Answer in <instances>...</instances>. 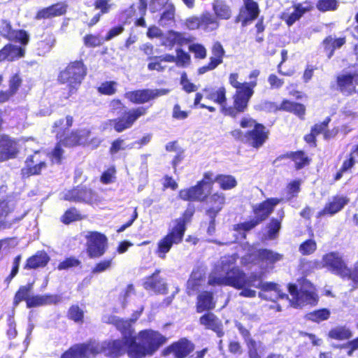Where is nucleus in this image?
<instances>
[{
  "instance_id": "1",
  "label": "nucleus",
  "mask_w": 358,
  "mask_h": 358,
  "mask_svg": "<svg viewBox=\"0 0 358 358\" xmlns=\"http://www.w3.org/2000/svg\"><path fill=\"white\" fill-rule=\"evenodd\" d=\"M195 212L194 206L188 204L180 217L173 220V227L157 242L155 252L159 258L164 259L173 245H178L182 242L187 225L192 222Z\"/></svg>"
},
{
  "instance_id": "2",
  "label": "nucleus",
  "mask_w": 358,
  "mask_h": 358,
  "mask_svg": "<svg viewBox=\"0 0 358 358\" xmlns=\"http://www.w3.org/2000/svg\"><path fill=\"white\" fill-rule=\"evenodd\" d=\"M87 74V67L83 59L69 62L57 76V82L66 85L61 99L67 100L76 94Z\"/></svg>"
},
{
  "instance_id": "3",
  "label": "nucleus",
  "mask_w": 358,
  "mask_h": 358,
  "mask_svg": "<svg viewBox=\"0 0 358 358\" xmlns=\"http://www.w3.org/2000/svg\"><path fill=\"white\" fill-rule=\"evenodd\" d=\"M110 111L117 117L110 120L115 131L121 133L131 128L141 117L148 113V107L138 106L129 108L120 99H113L110 102Z\"/></svg>"
},
{
  "instance_id": "4",
  "label": "nucleus",
  "mask_w": 358,
  "mask_h": 358,
  "mask_svg": "<svg viewBox=\"0 0 358 358\" xmlns=\"http://www.w3.org/2000/svg\"><path fill=\"white\" fill-rule=\"evenodd\" d=\"M138 343L135 344L133 352L136 358L154 355L168 341V338L152 329L141 330L138 334Z\"/></svg>"
},
{
  "instance_id": "5",
  "label": "nucleus",
  "mask_w": 358,
  "mask_h": 358,
  "mask_svg": "<svg viewBox=\"0 0 358 358\" xmlns=\"http://www.w3.org/2000/svg\"><path fill=\"white\" fill-rule=\"evenodd\" d=\"M73 117L67 115L65 119L56 120L52 125V133L55 134L57 142L66 148L76 147L82 143V136L78 130L69 131L73 126Z\"/></svg>"
},
{
  "instance_id": "6",
  "label": "nucleus",
  "mask_w": 358,
  "mask_h": 358,
  "mask_svg": "<svg viewBox=\"0 0 358 358\" xmlns=\"http://www.w3.org/2000/svg\"><path fill=\"white\" fill-rule=\"evenodd\" d=\"M227 286L241 290L239 295L243 297L254 298L257 295L255 290L251 289L253 272L250 275L238 266H233L226 271Z\"/></svg>"
},
{
  "instance_id": "7",
  "label": "nucleus",
  "mask_w": 358,
  "mask_h": 358,
  "mask_svg": "<svg viewBox=\"0 0 358 358\" xmlns=\"http://www.w3.org/2000/svg\"><path fill=\"white\" fill-rule=\"evenodd\" d=\"M194 350L195 344L187 338L182 337L164 348L161 355L163 357L171 355L173 358H204L208 352V348L194 352Z\"/></svg>"
},
{
  "instance_id": "8",
  "label": "nucleus",
  "mask_w": 358,
  "mask_h": 358,
  "mask_svg": "<svg viewBox=\"0 0 358 358\" xmlns=\"http://www.w3.org/2000/svg\"><path fill=\"white\" fill-rule=\"evenodd\" d=\"M239 75L238 73H231L229 76V83L236 89L232 96V99L236 103V108H242L245 112L251 97L254 94V89L257 86L256 80L241 83L238 81Z\"/></svg>"
},
{
  "instance_id": "9",
  "label": "nucleus",
  "mask_w": 358,
  "mask_h": 358,
  "mask_svg": "<svg viewBox=\"0 0 358 358\" xmlns=\"http://www.w3.org/2000/svg\"><path fill=\"white\" fill-rule=\"evenodd\" d=\"M203 95L206 99L218 104L220 106V112L225 116L235 118L238 115L245 113L242 108H236L234 101L232 106H227V90L223 85L215 88L205 87L203 90Z\"/></svg>"
},
{
  "instance_id": "10",
  "label": "nucleus",
  "mask_w": 358,
  "mask_h": 358,
  "mask_svg": "<svg viewBox=\"0 0 358 358\" xmlns=\"http://www.w3.org/2000/svg\"><path fill=\"white\" fill-rule=\"evenodd\" d=\"M64 199L70 202L94 205L101 203L103 198L93 189L80 184L69 189L64 194Z\"/></svg>"
},
{
  "instance_id": "11",
  "label": "nucleus",
  "mask_w": 358,
  "mask_h": 358,
  "mask_svg": "<svg viewBox=\"0 0 358 358\" xmlns=\"http://www.w3.org/2000/svg\"><path fill=\"white\" fill-rule=\"evenodd\" d=\"M85 252L90 259L100 258L107 251L108 239L104 234L97 231H90L85 236Z\"/></svg>"
},
{
  "instance_id": "12",
  "label": "nucleus",
  "mask_w": 358,
  "mask_h": 358,
  "mask_svg": "<svg viewBox=\"0 0 358 358\" xmlns=\"http://www.w3.org/2000/svg\"><path fill=\"white\" fill-rule=\"evenodd\" d=\"M14 206L8 199H0V229H10L25 217L26 213L14 214Z\"/></svg>"
},
{
  "instance_id": "13",
  "label": "nucleus",
  "mask_w": 358,
  "mask_h": 358,
  "mask_svg": "<svg viewBox=\"0 0 358 358\" xmlns=\"http://www.w3.org/2000/svg\"><path fill=\"white\" fill-rule=\"evenodd\" d=\"M322 268H326L330 273L341 278L346 273L348 265L338 252H329L322 256Z\"/></svg>"
},
{
  "instance_id": "14",
  "label": "nucleus",
  "mask_w": 358,
  "mask_h": 358,
  "mask_svg": "<svg viewBox=\"0 0 358 358\" xmlns=\"http://www.w3.org/2000/svg\"><path fill=\"white\" fill-rule=\"evenodd\" d=\"M41 157L40 151H35L26 158L24 166L20 171L22 178L26 179L41 173L42 170L47 167L45 160Z\"/></svg>"
},
{
  "instance_id": "15",
  "label": "nucleus",
  "mask_w": 358,
  "mask_h": 358,
  "mask_svg": "<svg viewBox=\"0 0 358 358\" xmlns=\"http://www.w3.org/2000/svg\"><path fill=\"white\" fill-rule=\"evenodd\" d=\"M266 104L267 108L271 112L285 111L294 114L301 120L305 119L306 108L303 103L284 99L280 104L272 101Z\"/></svg>"
},
{
  "instance_id": "16",
  "label": "nucleus",
  "mask_w": 358,
  "mask_h": 358,
  "mask_svg": "<svg viewBox=\"0 0 358 358\" xmlns=\"http://www.w3.org/2000/svg\"><path fill=\"white\" fill-rule=\"evenodd\" d=\"M169 92L166 89H142L127 92L124 96L132 103L143 104Z\"/></svg>"
},
{
  "instance_id": "17",
  "label": "nucleus",
  "mask_w": 358,
  "mask_h": 358,
  "mask_svg": "<svg viewBox=\"0 0 358 358\" xmlns=\"http://www.w3.org/2000/svg\"><path fill=\"white\" fill-rule=\"evenodd\" d=\"M90 341L91 345L96 349L94 357L103 353L107 357L117 358L124 352V343L120 339L106 341L101 343L93 340H90Z\"/></svg>"
},
{
  "instance_id": "18",
  "label": "nucleus",
  "mask_w": 358,
  "mask_h": 358,
  "mask_svg": "<svg viewBox=\"0 0 358 358\" xmlns=\"http://www.w3.org/2000/svg\"><path fill=\"white\" fill-rule=\"evenodd\" d=\"M288 291L292 296L291 303L295 308L306 304H315L317 301V294L309 289H299L295 284L288 285Z\"/></svg>"
},
{
  "instance_id": "19",
  "label": "nucleus",
  "mask_w": 358,
  "mask_h": 358,
  "mask_svg": "<svg viewBox=\"0 0 358 358\" xmlns=\"http://www.w3.org/2000/svg\"><path fill=\"white\" fill-rule=\"evenodd\" d=\"M0 32L1 36L10 41L20 43L22 45H27L29 42V36L24 29H13L11 22L7 19L1 20Z\"/></svg>"
},
{
  "instance_id": "20",
  "label": "nucleus",
  "mask_w": 358,
  "mask_h": 358,
  "mask_svg": "<svg viewBox=\"0 0 358 358\" xmlns=\"http://www.w3.org/2000/svg\"><path fill=\"white\" fill-rule=\"evenodd\" d=\"M96 352V349L89 340L71 345L61 354L60 358H94Z\"/></svg>"
},
{
  "instance_id": "21",
  "label": "nucleus",
  "mask_w": 358,
  "mask_h": 358,
  "mask_svg": "<svg viewBox=\"0 0 358 358\" xmlns=\"http://www.w3.org/2000/svg\"><path fill=\"white\" fill-rule=\"evenodd\" d=\"M268 136L269 131L263 124H255L254 128L246 131L245 144L252 148L259 149L268 139Z\"/></svg>"
},
{
  "instance_id": "22",
  "label": "nucleus",
  "mask_w": 358,
  "mask_h": 358,
  "mask_svg": "<svg viewBox=\"0 0 358 358\" xmlns=\"http://www.w3.org/2000/svg\"><path fill=\"white\" fill-rule=\"evenodd\" d=\"M282 200L277 197H270L252 206V212L255 215L254 217L261 224L270 216L275 207L281 203Z\"/></svg>"
},
{
  "instance_id": "23",
  "label": "nucleus",
  "mask_w": 358,
  "mask_h": 358,
  "mask_svg": "<svg viewBox=\"0 0 358 358\" xmlns=\"http://www.w3.org/2000/svg\"><path fill=\"white\" fill-rule=\"evenodd\" d=\"M243 2L239 13L236 17V22H241L242 26H246L257 18L260 9L255 0H243Z\"/></svg>"
},
{
  "instance_id": "24",
  "label": "nucleus",
  "mask_w": 358,
  "mask_h": 358,
  "mask_svg": "<svg viewBox=\"0 0 358 358\" xmlns=\"http://www.w3.org/2000/svg\"><path fill=\"white\" fill-rule=\"evenodd\" d=\"M211 54L209 62L197 69L199 75H202L208 71L215 69L222 64L225 55V50L220 42H215L211 47Z\"/></svg>"
},
{
  "instance_id": "25",
  "label": "nucleus",
  "mask_w": 358,
  "mask_h": 358,
  "mask_svg": "<svg viewBox=\"0 0 358 358\" xmlns=\"http://www.w3.org/2000/svg\"><path fill=\"white\" fill-rule=\"evenodd\" d=\"M254 255V259L250 261L253 264L262 263L266 266L273 267L274 264L283 259V255L274 252L267 248H259L256 250L253 253L248 254L250 257Z\"/></svg>"
},
{
  "instance_id": "26",
  "label": "nucleus",
  "mask_w": 358,
  "mask_h": 358,
  "mask_svg": "<svg viewBox=\"0 0 358 358\" xmlns=\"http://www.w3.org/2000/svg\"><path fill=\"white\" fill-rule=\"evenodd\" d=\"M161 269L157 268L155 271L145 277L143 286L146 290H152L157 294H166L169 291L168 285L164 279L159 276Z\"/></svg>"
},
{
  "instance_id": "27",
  "label": "nucleus",
  "mask_w": 358,
  "mask_h": 358,
  "mask_svg": "<svg viewBox=\"0 0 358 358\" xmlns=\"http://www.w3.org/2000/svg\"><path fill=\"white\" fill-rule=\"evenodd\" d=\"M349 201L350 199L346 196L335 195L325 203L322 210L317 212L316 217L320 218L325 215L333 216L341 211Z\"/></svg>"
},
{
  "instance_id": "28",
  "label": "nucleus",
  "mask_w": 358,
  "mask_h": 358,
  "mask_svg": "<svg viewBox=\"0 0 358 358\" xmlns=\"http://www.w3.org/2000/svg\"><path fill=\"white\" fill-rule=\"evenodd\" d=\"M18 152L16 140L6 134L0 136V163L15 158Z\"/></svg>"
},
{
  "instance_id": "29",
  "label": "nucleus",
  "mask_w": 358,
  "mask_h": 358,
  "mask_svg": "<svg viewBox=\"0 0 358 358\" xmlns=\"http://www.w3.org/2000/svg\"><path fill=\"white\" fill-rule=\"evenodd\" d=\"M357 85V74L348 73L336 77L337 89L345 96H350L355 93Z\"/></svg>"
},
{
  "instance_id": "30",
  "label": "nucleus",
  "mask_w": 358,
  "mask_h": 358,
  "mask_svg": "<svg viewBox=\"0 0 358 358\" xmlns=\"http://www.w3.org/2000/svg\"><path fill=\"white\" fill-rule=\"evenodd\" d=\"M178 197L185 201L205 202L208 195L205 193L204 189L197 182L189 187L182 189L178 192Z\"/></svg>"
},
{
  "instance_id": "31",
  "label": "nucleus",
  "mask_w": 358,
  "mask_h": 358,
  "mask_svg": "<svg viewBox=\"0 0 358 358\" xmlns=\"http://www.w3.org/2000/svg\"><path fill=\"white\" fill-rule=\"evenodd\" d=\"M356 164H358V143L351 149L345 156L338 171L334 175V181L340 180L344 174L351 173Z\"/></svg>"
},
{
  "instance_id": "32",
  "label": "nucleus",
  "mask_w": 358,
  "mask_h": 358,
  "mask_svg": "<svg viewBox=\"0 0 358 358\" xmlns=\"http://www.w3.org/2000/svg\"><path fill=\"white\" fill-rule=\"evenodd\" d=\"M67 8L68 6L65 2H57L48 7L39 9L36 12L34 18L35 20H41L64 15L67 12Z\"/></svg>"
},
{
  "instance_id": "33",
  "label": "nucleus",
  "mask_w": 358,
  "mask_h": 358,
  "mask_svg": "<svg viewBox=\"0 0 358 358\" xmlns=\"http://www.w3.org/2000/svg\"><path fill=\"white\" fill-rule=\"evenodd\" d=\"M195 307L198 313L213 310L216 307L213 292L209 290L199 292L196 296Z\"/></svg>"
},
{
  "instance_id": "34",
  "label": "nucleus",
  "mask_w": 358,
  "mask_h": 358,
  "mask_svg": "<svg viewBox=\"0 0 358 358\" xmlns=\"http://www.w3.org/2000/svg\"><path fill=\"white\" fill-rule=\"evenodd\" d=\"M199 322L203 326L205 329H210L216 333L218 337L224 336L223 326L222 322L211 311H205L199 317Z\"/></svg>"
},
{
  "instance_id": "35",
  "label": "nucleus",
  "mask_w": 358,
  "mask_h": 358,
  "mask_svg": "<svg viewBox=\"0 0 358 358\" xmlns=\"http://www.w3.org/2000/svg\"><path fill=\"white\" fill-rule=\"evenodd\" d=\"M346 43V36L336 37L328 35L322 41L320 47L327 57L331 59L337 49L341 48Z\"/></svg>"
},
{
  "instance_id": "36",
  "label": "nucleus",
  "mask_w": 358,
  "mask_h": 358,
  "mask_svg": "<svg viewBox=\"0 0 358 358\" xmlns=\"http://www.w3.org/2000/svg\"><path fill=\"white\" fill-rule=\"evenodd\" d=\"M50 260V257L45 250H38L29 257L23 266L24 270H36L45 267Z\"/></svg>"
},
{
  "instance_id": "37",
  "label": "nucleus",
  "mask_w": 358,
  "mask_h": 358,
  "mask_svg": "<svg viewBox=\"0 0 358 358\" xmlns=\"http://www.w3.org/2000/svg\"><path fill=\"white\" fill-rule=\"evenodd\" d=\"M25 49L12 43L6 44L0 49V62H14L24 56Z\"/></svg>"
},
{
  "instance_id": "38",
  "label": "nucleus",
  "mask_w": 358,
  "mask_h": 358,
  "mask_svg": "<svg viewBox=\"0 0 358 358\" xmlns=\"http://www.w3.org/2000/svg\"><path fill=\"white\" fill-rule=\"evenodd\" d=\"M62 301V296L56 294H45L31 296L27 302V308H36L48 305H56Z\"/></svg>"
},
{
  "instance_id": "39",
  "label": "nucleus",
  "mask_w": 358,
  "mask_h": 358,
  "mask_svg": "<svg viewBox=\"0 0 358 358\" xmlns=\"http://www.w3.org/2000/svg\"><path fill=\"white\" fill-rule=\"evenodd\" d=\"M289 159L294 162L296 171L308 167L312 162V159L302 150L289 151Z\"/></svg>"
},
{
  "instance_id": "40",
  "label": "nucleus",
  "mask_w": 358,
  "mask_h": 358,
  "mask_svg": "<svg viewBox=\"0 0 358 358\" xmlns=\"http://www.w3.org/2000/svg\"><path fill=\"white\" fill-rule=\"evenodd\" d=\"M284 217V211L281 210V213L278 217H272L266 224V239L274 240L278 238L279 232L282 227V222Z\"/></svg>"
},
{
  "instance_id": "41",
  "label": "nucleus",
  "mask_w": 358,
  "mask_h": 358,
  "mask_svg": "<svg viewBox=\"0 0 358 358\" xmlns=\"http://www.w3.org/2000/svg\"><path fill=\"white\" fill-rule=\"evenodd\" d=\"M212 8L219 20H229L232 16L231 8L225 0H213Z\"/></svg>"
},
{
  "instance_id": "42",
  "label": "nucleus",
  "mask_w": 358,
  "mask_h": 358,
  "mask_svg": "<svg viewBox=\"0 0 358 358\" xmlns=\"http://www.w3.org/2000/svg\"><path fill=\"white\" fill-rule=\"evenodd\" d=\"M205 280V273L200 268L194 269L190 274L189 278L187 282V288L189 294L191 292L199 291L202 285V282Z\"/></svg>"
},
{
  "instance_id": "43",
  "label": "nucleus",
  "mask_w": 358,
  "mask_h": 358,
  "mask_svg": "<svg viewBox=\"0 0 358 358\" xmlns=\"http://www.w3.org/2000/svg\"><path fill=\"white\" fill-rule=\"evenodd\" d=\"M176 7L174 4L171 1L165 2L164 5L163 11L161 13L159 24V25L164 27L166 25H171L175 23L176 19Z\"/></svg>"
},
{
  "instance_id": "44",
  "label": "nucleus",
  "mask_w": 358,
  "mask_h": 358,
  "mask_svg": "<svg viewBox=\"0 0 358 358\" xmlns=\"http://www.w3.org/2000/svg\"><path fill=\"white\" fill-rule=\"evenodd\" d=\"M33 287V282H28L25 285H21L19 287L13 297V307H17L22 301H25L26 305L27 306V302H29L31 297L30 294L32 292Z\"/></svg>"
},
{
  "instance_id": "45",
  "label": "nucleus",
  "mask_w": 358,
  "mask_h": 358,
  "mask_svg": "<svg viewBox=\"0 0 358 358\" xmlns=\"http://www.w3.org/2000/svg\"><path fill=\"white\" fill-rule=\"evenodd\" d=\"M192 41V37H185L184 33L171 30L168 32L166 38L167 43H165V45H167V46L170 48L173 47L175 45L182 46L191 43Z\"/></svg>"
},
{
  "instance_id": "46",
  "label": "nucleus",
  "mask_w": 358,
  "mask_h": 358,
  "mask_svg": "<svg viewBox=\"0 0 358 358\" xmlns=\"http://www.w3.org/2000/svg\"><path fill=\"white\" fill-rule=\"evenodd\" d=\"M262 273L253 272V278L251 287L259 289L263 292L276 291L278 285L273 282H264Z\"/></svg>"
},
{
  "instance_id": "47",
  "label": "nucleus",
  "mask_w": 358,
  "mask_h": 358,
  "mask_svg": "<svg viewBox=\"0 0 358 358\" xmlns=\"http://www.w3.org/2000/svg\"><path fill=\"white\" fill-rule=\"evenodd\" d=\"M86 217L75 206H71L66 209L63 215L60 217V221L66 225H69L73 222L81 221Z\"/></svg>"
},
{
  "instance_id": "48",
  "label": "nucleus",
  "mask_w": 358,
  "mask_h": 358,
  "mask_svg": "<svg viewBox=\"0 0 358 358\" xmlns=\"http://www.w3.org/2000/svg\"><path fill=\"white\" fill-rule=\"evenodd\" d=\"M329 338L336 341L349 340L352 336V331L345 325L331 329L327 334Z\"/></svg>"
},
{
  "instance_id": "49",
  "label": "nucleus",
  "mask_w": 358,
  "mask_h": 358,
  "mask_svg": "<svg viewBox=\"0 0 358 358\" xmlns=\"http://www.w3.org/2000/svg\"><path fill=\"white\" fill-rule=\"evenodd\" d=\"M220 26L217 18L209 12H204L201 15V29L206 31H212Z\"/></svg>"
},
{
  "instance_id": "50",
  "label": "nucleus",
  "mask_w": 358,
  "mask_h": 358,
  "mask_svg": "<svg viewBox=\"0 0 358 358\" xmlns=\"http://www.w3.org/2000/svg\"><path fill=\"white\" fill-rule=\"evenodd\" d=\"M331 315L330 310L327 308L315 310L306 314V320L315 323H320L327 320Z\"/></svg>"
},
{
  "instance_id": "51",
  "label": "nucleus",
  "mask_w": 358,
  "mask_h": 358,
  "mask_svg": "<svg viewBox=\"0 0 358 358\" xmlns=\"http://www.w3.org/2000/svg\"><path fill=\"white\" fill-rule=\"evenodd\" d=\"M216 180L219 187L222 190L232 189L238 185L236 178L229 174H217Z\"/></svg>"
},
{
  "instance_id": "52",
  "label": "nucleus",
  "mask_w": 358,
  "mask_h": 358,
  "mask_svg": "<svg viewBox=\"0 0 358 358\" xmlns=\"http://www.w3.org/2000/svg\"><path fill=\"white\" fill-rule=\"evenodd\" d=\"M294 8L293 12L288 14L285 18V21L288 26L292 25L296 21L299 20L305 13L310 11L312 7H303L301 4L299 3L294 6Z\"/></svg>"
},
{
  "instance_id": "53",
  "label": "nucleus",
  "mask_w": 358,
  "mask_h": 358,
  "mask_svg": "<svg viewBox=\"0 0 358 358\" xmlns=\"http://www.w3.org/2000/svg\"><path fill=\"white\" fill-rule=\"evenodd\" d=\"M55 43V38L52 34L45 36L37 43V50L39 55H44L49 52Z\"/></svg>"
},
{
  "instance_id": "54",
  "label": "nucleus",
  "mask_w": 358,
  "mask_h": 358,
  "mask_svg": "<svg viewBox=\"0 0 358 358\" xmlns=\"http://www.w3.org/2000/svg\"><path fill=\"white\" fill-rule=\"evenodd\" d=\"M67 317L75 323L83 324L84 322L85 313L78 304H73L70 306L67 311Z\"/></svg>"
},
{
  "instance_id": "55",
  "label": "nucleus",
  "mask_w": 358,
  "mask_h": 358,
  "mask_svg": "<svg viewBox=\"0 0 358 358\" xmlns=\"http://www.w3.org/2000/svg\"><path fill=\"white\" fill-rule=\"evenodd\" d=\"M259 224V222L253 217L250 220L234 224V230L239 234H245L255 229Z\"/></svg>"
},
{
  "instance_id": "56",
  "label": "nucleus",
  "mask_w": 358,
  "mask_h": 358,
  "mask_svg": "<svg viewBox=\"0 0 358 358\" xmlns=\"http://www.w3.org/2000/svg\"><path fill=\"white\" fill-rule=\"evenodd\" d=\"M83 41L87 48H96L102 45L104 40L97 34H87L83 38Z\"/></svg>"
},
{
  "instance_id": "57",
  "label": "nucleus",
  "mask_w": 358,
  "mask_h": 358,
  "mask_svg": "<svg viewBox=\"0 0 358 358\" xmlns=\"http://www.w3.org/2000/svg\"><path fill=\"white\" fill-rule=\"evenodd\" d=\"M113 264V258L102 259L94 264L91 273L93 274L101 273L110 270Z\"/></svg>"
},
{
  "instance_id": "58",
  "label": "nucleus",
  "mask_w": 358,
  "mask_h": 358,
  "mask_svg": "<svg viewBox=\"0 0 358 358\" xmlns=\"http://www.w3.org/2000/svg\"><path fill=\"white\" fill-rule=\"evenodd\" d=\"M62 145L58 142L56 143L54 148L48 154L52 164H61L62 162V158L64 155V150Z\"/></svg>"
},
{
  "instance_id": "59",
  "label": "nucleus",
  "mask_w": 358,
  "mask_h": 358,
  "mask_svg": "<svg viewBox=\"0 0 358 358\" xmlns=\"http://www.w3.org/2000/svg\"><path fill=\"white\" fill-rule=\"evenodd\" d=\"M338 6L337 0H318L316 3V8L323 13L336 10Z\"/></svg>"
},
{
  "instance_id": "60",
  "label": "nucleus",
  "mask_w": 358,
  "mask_h": 358,
  "mask_svg": "<svg viewBox=\"0 0 358 358\" xmlns=\"http://www.w3.org/2000/svg\"><path fill=\"white\" fill-rule=\"evenodd\" d=\"M317 249V243L313 239H307L302 242L299 247V250L303 255H309L315 252Z\"/></svg>"
},
{
  "instance_id": "61",
  "label": "nucleus",
  "mask_w": 358,
  "mask_h": 358,
  "mask_svg": "<svg viewBox=\"0 0 358 358\" xmlns=\"http://www.w3.org/2000/svg\"><path fill=\"white\" fill-rule=\"evenodd\" d=\"M81 262L75 257H69L60 262L57 268L59 271L68 270L71 268L78 267L80 265Z\"/></svg>"
},
{
  "instance_id": "62",
  "label": "nucleus",
  "mask_w": 358,
  "mask_h": 358,
  "mask_svg": "<svg viewBox=\"0 0 358 358\" xmlns=\"http://www.w3.org/2000/svg\"><path fill=\"white\" fill-rule=\"evenodd\" d=\"M93 6L99 10L98 13L103 15L111 10L113 3H111V0H94Z\"/></svg>"
},
{
  "instance_id": "63",
  "label": "nucleus",
  "mask_w": 358,
  "mask_h": 358,
  "mask_svg": "<svg viewBox=\"0 0 358 358\" xmlns=\"http://www.w3.org/2000/svg\"><path fill=\"white\" fill-rule=\"evenodd\" d=\"M189 50L194 54L195 59H204L207 56V50L201 43H192L189 46Z\"/></svg>"
},
{
  "instance_id": "64",
  "label": "nucleus",
  "mask_w": 358,
  "mask_h": 358,
  "mask_svg": "<svg viewBox=\"0 0 358 358\" xmlns=\"http://www.w3.org/2000/svg\"><path fill=\"white\" fill-rule=\"evenodd\" d=\"M116 85L115 81H105L97 87L99 94L110 96L116 92Z\"/></svg>"
}]
</instances>
